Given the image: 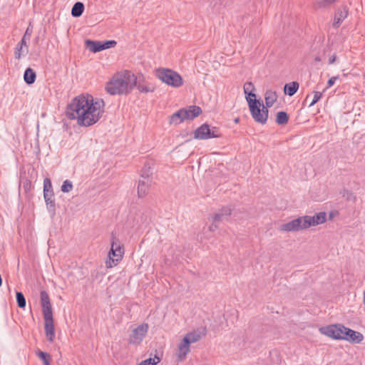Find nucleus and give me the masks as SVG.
Instances as JSON below:
<instances>
[{
    "instance_id": "25",
    "label": "nucleus",
    "mask_w": 365,
    "mask_h": 365,
    "mask_svg": "<svg viewBox=\"0 0 365 365\" xmlns=\"http://www.w3.org/2000/svg\"><path fill=\"white\" fill-rule=\"evenodd\" d=\"M84 10V5L82 2H76L72 9L71 14L74 17H79L82 15Z\"/></svg>"
},
{
    "instance_id": "7",
    "label": "nucleus",
    "mask_w": 365,
    "mask_h": 365,
    "mask_svg": "<svg viewBox=\"0 0 365 365\" xmlns=\"http://www.w3.org/2000/svg\"><path fill=\"white\" fill-rule=\"evenodd\" d=\"M345 327L341 324H334L322 327L319 331L331 339L335 340H342Z\"/></svg>"
},
{
    "instance_id": "19",
    "label": "nucleus",
    "mask_w": 365,
    "mask_h": 365,
    "mask_svg": "<svg viewBox=\"0 0 365 365\" xmlns=\"http://www.w3.org/2000/svg\"><path fill=\"white\" fill-rule=\"evenodd\" d=\"M277 100V94L275 91L272 90H268L266 91L264 94V101L266 104V108H270L273 106V104Z\"/></svg>"
},
{
    "instance_id": "17",
    "label": "nucleus",
    "mask_w": 365,
    "mask_h": 365,
    "mask_svg": "<svg viewBox=\"0 0 365 365\" xmlns=\"http://www.w3.org/2000/svg\"><path fill=\"white\" fill-rule=\"evenodd\" d=\"M247 101L256 100L255 87L252 82H246L243 86Z\"/></svg>"
},
{
    "instance_id": "8",
    "label": "nucleus",
    "mask_w": 365,
    "mask_h": 365,
    "mask_svg": "<svg viewBox=\"0 0 365 365\" xmlns=\"http://www.w3.org/2000/svg\"><path fill=\"white\" fill-rule=\"evenodd\" d=\"M304 221V216L298 217L291 221L281 225L279 227V230L284 232H291L307 230V227Z\"/></svg>"
},
{
    "instance_id": "4",
    "label": "nucleus",
    "mask_w": 365,
    "mask_h": 365,
    "mask_svg": "<svg viewBox=\"0 0 365 365\" xmlns=\"http://www.w3.org/2000/svg\"><path fill=\"white\" fill-rule=\"evenodd\" d=\"M124 255V247L120 240L113 235H112L111 247L108 252V259L106 261L107 268L116 266L123 259Z\"/></svg>"
},
{
    "instance_id": "6",
    "label": "nucleus",
    "mask_w": 365,
    "mask_h": 365,
    "mask_svg": "<svg viewBox=\"0 0 365 365\" xmlns=\"http://www.w3.org/2000/svg\"><path fill=\"white\" fill-rule=\"evenodd\" d=\"M220 136L221 133L217 128H210L207 123L202 124L194 132V138L197 140H207L220 138Z\"/></svg>"
},
{
    "instance_id": "42",
    "label": "nucleus",
    "mask_w": 365,
    "mask_h": 365,
    "mask_svg": "<svg viewBox=\"0 0 365 365\" xmlns=\"http://www.w3.org/2000/svg\"><path fill=\"white\" fill-rule=\"evenodd\" d=\"M217 227L218 226L217 222H214V221H212V224L209 226L208 229L210 232H214L217 229Z\"/></svg>"
},
{
    "instance_id": "37",
    "label": "nucleus",
    "mask_w": 365,
    "mask_h": 365,
    "mask_svg": "<svg viewBox=\"0 0 365 365\" xmlns=\"http://www.w3.org/2000/svg\"><path fill=\"white\" fill-rule=\"evenodd\" d=\"M322 96V93L321 92L314 91V97H313L312 102L309 104V107L313 106L315 103H317L320 100Z\"/></svg>"
},
{
    "instance_id": "20",
    "label": "nucleus",
    "mask_w": 365,
    "mask_h": 365,
    "mask_svg": "<svg viewBox=\"0 0 365 365\" xmlns=\"http://www.w3.org/2000/svg\"><path fill=\"white\" fill-rule=\"evenodd\" d=\"M86 47L92 52L96 53L103 50L102 42L91 40L86 41Z\"/></svg>"
},
{
    "instance_id": "3",
    "label": "nucleus",
    "mask_w": 365,
    "mask_h": 365,
    "mask_svg": "<svg viewBox=\"0 0 365 365\" xmlns=\"http://www.w3.org/2000/svg\"><path fill=\"white\" fill-rule=\"evenodd\" d=\"M155 72L156 77L168 86L179 88L183 84L181 76L172 69L158 68Z\"/></svg>"
},
{
    "instance_id": "2",
    "label": "nucleus",
    "mask_w": 365,
    "mask_h": 365,
    "mask_svg": "<svg viewBox=\"0 0 365 365\" xmlns=\"http://www.w3.org/2000/svg\"><path fill=\"white\" fill-rule=\"evenodd\" d=\"M137 78L129 71H123L115 74L107 83L106 89L110 95L129 93L136 86Z\"/></svg>"
},
{
    "instance_id": "28",
    "label": "nucleus",
    "mask_w": 365,
    "mask_h": 365,
    "mask_svg": "<svg viewBox=\"0 0 365 365\" xmlns=\"http://www.w3.org/2000/svg\"><path fill=\"white\" fill-rule=\"evenodd\" d=\"M41 307H42V312L43 314L44 321L53 319L51 304L44 305V306H41Z\"/></svg>"
},
{
    "instance_id": "9",
    "label": "nucleus",
    "mask_w": 365,
    "mask_h": 365,
    "mask_svg": "<svg viewBox=\"0 0 365 365\" xmlns=\"http://www.w3.org/2000/svg\"><path fill=\"white\" fill-rule=\"evenodd\" d=\"M148 331V324H142L132 329L128 337L130 344L137 345L141 343Z\"/></svg>"
},
{
    "instance_id": "1",
    "label": "nucleus",
    "mask_w": 365,
    "mask_h": 365,
    "mask_svg": "<svg viewBox=\"0 0 365 365\" xmlns=\"http://www.w3.org/2000/svg\"><path fill=\"white\" fill-rule=\"evenodd\" d=\"M104 102L94 101L91 96H78L69 105V115L77 120L81 126H90L97 123L104 112Z\"/></svg>"
},
{
    "instance_id": "47",
    "label": "nucleus",
    "mask_w": 365,
    "mask_h": 365,
    "mask_svg": "<svg viewBox=\"0 0 365 365\" xmlns=\"http://www.w3.org/2000/svg\"><path fill=\"white\" fill-rule=\"evenodd\" d=\"M238 121H239V118H236V119L235 120V123H237Z\"/></svg>"
},
{
    "instance_id": "27",
    "label": "nucleus",
    "mask_w": 365,
    "mask_h": 365,
    "mask_svg": "<svg viewBox=\"0 0 365 365\" xmlns=\"http://www.w3.org/2000/svg\"><path fill=\"white\" fill-rule=\"evenodd\" d=\"M24 46H26V41L24 39H21L15 48L14 56L16 59L21 58V53L25 51L23 48Z\"/></svg>"
},
{
    "instance_id": "29",
    "label": "nucleus",
    "mask_w": 365,
    "mask_h": 365,
    "mask_svg": "<svg viewBox=\"0 0 365 365\" xmlns=\"http://www.w3.org/2000/svg\"><path fill=\"white\" fill-rule=\"evenodd\" d=\"M36 354L43 361L44 365H50L51 356L48 353L38 351Z\"/></svg>"
},
{
    "instance_id": "11",
    "label": "nucleus",
    "mask_w": 365,
    "mask_h": 365,
    "mask_svg": "<svg viewBox=\"0 0 365 365\" xmlns=\"http://www.w3.org/2000/svg\"><path fill=\"white\" fill-rule=\"evenodd\" d=\"M190 351V344L187 341V339L182 338V339L180 341V342L178 344L177 346L175 355L177 356L178 361H183L186 359L187 355L189 354Z\"/></svg>"
},
{
    "instance_id": "21",
    "label": "nucleus",
    "mask_w": 365,
    "mask_h": 365,
    "mask_svg": "<svg viewBox=\"0 0 365 365\" xmlns=\"http://www.w3.org/2000/svg\"><path fill=\"white\" fill-rule=\"evenodd\" d=\"M185 113L184 112V109H180L176 113H173L170 118V124H180L185 120L184 115Z\"/></svg>"
},
{
    "instance_id": "15",
    "label": "nucleus",
    "mask_w": 365,
    "mask_h": 365,
    "mask_svg": "<svg viewBox=\"0 0 365 365\" xmlns=\"http://www.w3.org/2000/svg\"><path fill=\"white\" fill-rule=\"evenodd\" d=\"M150 184L151 181L149 178L142 175V179L139 180L138 185V195L139 197H143L146 195Z\"/></svg>"
},
{
    "instance_id": "39",
    "label": "nucleus",
    "mask_w": 365,
    "mask_h": 365,
    "mask_svg": "<svg viewBox=\"0 0 365 365\" xmlns=\"http://www.w3.org/2000/svg\"><path fill=\"white\" fill-rule=\"evenodd\" d=\"M225 220L224 217H222V214H220V212L215 214L212 217V221H214V222H219L222 220Z\"/></svg>"
},
{
    "instance_id": "33",
    "label": "nucleus",
    "mask_w": 365,
    "mask_h": 365,
    "mask_svg": "<svg viewBox=\"0 0 365 365\" xmlns=\"http://www.w3.org/2000/svg\"><path fill=\"white\" fill-rule=\"evenodd\" d=\"M343 197H344L346 200L352 201L355 202L356 200V195L351 191L348 190H344L342 194Z\"/></svg>"
},
{
    "instance_id": "45",
    "label": "nucleus",
    "mask_w": 365,
    "mask_h": 365,
    "mask_svg": "<svg viewBox=\"0 0 365 365\" xmlns=\"http://www.w3.org/2000/svg\"><path fill=\"white\" fill-rule=\"evenodd\" d=\"M314 61H315V62H320L321 61V58L319 56H316L315 58H314Z\"/></svg>"
},
{
    "instance_id": "43",
    "label": "nucleus",
    "mask_w": 365,
    "mask_h": 365,
    "mask_svg": "<svg viewBox=\"0 0 365 365\" xmlns=\"http://www.w3.org/2000/svg\"><path fill=\"white\" fill-rule=\"evenodd\" d=\"M31 31L29 30V29L28 28V29H26V32H25V34H24V35L23 38H22V39H24V41H26V38H30V36H31Z\"/></svg>"
},
{
    "instance_id": "16",
    "label": "nucleus",
    "mask_w": 365,
    "mask_h": 365,
    "mask_svg": "<svg viewBox=\"0 0 365 365\" xmlns=\"http://www.w3.org/2000/svg\"><path fill=\"white\" fill-rule=\"evenodd\" d=\"M185 114L184 115V119L185 120H192L195 118L197 117L202 112L201 108L199 106H191L187 108H183Z\"/></svg>"
},
{
    "instance_id": "18",
    "label": "nucleus",
    "mask_w": 365,
    "mask_h": 365,
    "mask_svg": "<svg viewBox=\"0 0 365 365\" xmlns=\"http://www.w3.org/2000/svg\"><path fill=\"white\" fill-rule=\"evenodd\" d=\"M44 329L46 338L50 342H53L55 338L53 319L45 321Z\"/></svg>"
},
{
    "instance_id": "32",
    "label": "nucleus",
    "mask_w": 365,
    "mask_h": 365,
    "mask_svg": "<svg viewBox=\"0 0 365 365\" xmlns=\"http://www.w3.org/2000/svg\"><path fill=\"white\" fill-rule=\"evenodd\" d=\"M16 302H17L18 306L20 308H24L26 307V299H25L24 294L20 292H16Z\"/></svg>"
},
{
    "instance_id": "22",
    "label": "nucleus",
    "mask_w": 365,
    "mask_h": 365,
    "mask_svg": "<svg viewBox=\"0 0 365 365\" xmlns=\"http://www.w3.org/2000/svg\"><path fill=\"white\" fill-rule=\"evenodd\" d=\"M347 15L348 11L345 9L338 11L334 19L333 26L335 28L339 27Z\"/></svg>"
},
{
    "instance_id": "26",
    "label": "nucleus",
    "mask_w": 365,
    "mask_h": 365,
    "mask_svg": "<svg viewBox=\"0 0 365 365\" xmlns=\"http://www.w3.org/2000/svg\"><path fill=\"white\" fill-rule=\"evenodd\" d=\"M289 120V116L284 111H279L277 113L276 123L278 125H285Z\"/></svg>"
},
{
    "instance_id": "31",
    "label": "nucleus",
    "mask_w": 365,
    "mask_h": 365,
    "mask_svg": "<svg viewBox=\"0 0 365 365\" xmlns=\"http://www.w3.org/2000/svg\"><path fill=\"white\" fill-rule=\"evenodd\" d=\"M160 361V358L155 356L154 358H149L141 361L138 365H156Z\"/></svg>"
},
{
    "instance_id": "24",
    "label": "nucleus",
    "mask_w": 365,
    "mask_h": 365,
    "mask_svg": "<svg viewBox=\"0 0 365 365\" xmlns=\"http://www.w3.org/2000/svg\"><path fill=\"white\" fill-rule=\"evenodd\" d=\"M299 88V83L296 81H293L289 83H287L284 86V93L289 96H293Z\"/></svg>"
},
{
    "instance_id": "30",
    "label": "nucleus",
    "mask_w": 365,
    "mask_h": 365,
    "mask_svg": "<svg viewBox=\"0 0 365 365\" xmlns=\"http://www.w3.org/2000/svg\"><path fill=\"white\" fill-rule=\"evenodd\" d=\"M138 91L140 93H152L155 91V88L153 86L148 85V84H139L137 86Z\"/></svg>"
},
{
    "instance_id": "34",
    "label": "nucleus",
    "mask_w": 365,
    "mask_h": 365,
    "mask_svg": "<svg viewBox=\"0 0 365 365\" xmlns=\"http://www.w3.org/2000/svg\"><path fill=\"white\" fill-rule=\"evenodd\" d=\"M41 306L51 304L48 294L46 291L41 292Z\"/></svg>"
},
{
    "instance_id": "46",
    "label": "nucleus",
    "mask_w": 365,
    "mask_h": 365,
    "mask_svg": "<svg viewBox=\"0 0 365 365\" xmlns=\"http://www.w3.org/2000/svg\"><path fill=\"white\" fill-rule=\"evenodd\" d=\"M363 303L365 305V289H364V294H363Z\"/></svg>"
},
{
    "instance_id": "5",
    "label": "nucleus",
    "mask_w": 365,
    "mask_h": 365,
    "mask_svg": "<svg viewBox=\"0 0 365 365\" xmlns=\"http://www.w3.org/2000/svg\"><path fill=\"white\" fill-rule=\"evenodd\" d=\"M248 106L253 119L258 123L265 124L268 118V108L259 101H248Z\"/></svg>"
},
{
    "instance_id": "38",
    "label": "nucleus",
    "mask_w": 365,
    "mask_h": 365,
    "mask_svg": "<svg viewBox=\"0 0 365 365\" xmlns=\"http://www.w3.org/2000/svg\"><path fill=\"white\" fill-rule=\"evenodd\" d=\"M232 209L230 207H223L222 210H220V213L222 214V217H224L225 219H227V217H229L231 215Z\"/></svg>"
},
{
    "instance_id": "40",
    "label": "nucleus",
    "mask_w": 365,
    "mask_h": 365,
    "mask_svg": "<svg viewBox=\"0 0 365 365\" xmlns=\"http://www.w3.org/2000/svg\"><path fill=\"white\" fill-rule=\"evenodd\" d=\"M116 44L115 41H106L102 43V46H103V50L109 48L111 46H114Z\"/></svg>"
},
{
    "instance_id": "12",
    "label": "nucleus",
    "mask_w": 365,
    "mask_h": 365,
    "mask_svg": "<svg viewBox=\"0 0 365 365\" xmlns=\"http://www.w3.org/2000/svg\"><path fill=\"white\" fill-rule=\"evenodd\" d=\"M53 188L51 182L49 178H45L43 180V196L47 205L52 207H55L54 200H53Z\"/></svg>"
},
{
    "instance_id": "23",
    "label": "nucleus",
    "mask_w": 365,
    "mask_h": 365,
    "mask_svg": "<svg viewBox=\"0 0 365 365\" xmlns=\"http://www.w3.org/2000/svg\"><path fill=\"white\" fill-rule=\"evenodd\" d=\"M36 77V73L31 68H28L25 71L24 75V79L27 84L30 85V84L34 83L35 82Z\"/></svg>"
},
{
    "instance_id": "10",
    "label": "nucleus",
    "mask_w": 365,
    "mask_h": 365,
    "mask_svg": "<svg viewBox=\"0 0 365 365\" xmlns=\"http://www.w3.org/2000/svg\"><path fill=\"white\" fill-rule=\"evenodd\" d=\"M304 219L307 229L312 226H317L323 224L327 220V213L325 212H320L315 214L314 216L304 215Z\"/></svg>"
},
{
    "instance_id": "41",
    "label": "nucleus",
    "mask_w": 365,
    "mask_h": 365,
    "mask_svg": "<svg viewBox=\"0 0 365 365\" xmlns=\"http://www.w3.org/2000/svg\"><path fill=\"white\" fill-rule=\"evenodd\" d=\"M338 78H339V76H333V77L330 78L328 80L327 88H330L331 86H332L334 84L336 80H337Z\"/></svg>"
},
{
    "instance_id": "14",
    "label": "nucleus",
    "mask_w": 365,
    "mask_h": 365,
    "mask_svg": "<svg viewBox=\"0 0 365 365\" xmlns=\"http://www.w3.org/2000/svg\"><path fill=\"white\" fill-rule=\"evenodd\" d=\"M205 336V331L201 329L193 330L187 333L183 339H187L190 344L196 343Z\"/></svg>"
},
{
    "instance_id": "36",
    "label": "nucleus",
    "mask_w": 365,
    "mask_h": 365,
    "mask_svg": "<svg viewBox=\"0 0 365 365\" xmlns=\"http://www.w3.org/2000/svg\"><path fill=\"white\" fill-rule=\"evenodd\" d=\"M336 0H321L317 2V6L318 8H325L330 6Z\"/></svg>"
},
{
    "instance_id": "35",
    "label": "nucleus",
    "mask_w": 365,
    "mask_h": 365,
    "mask_svg": "<svg viewBox=\"0 0 365 365\" xmlns=\"http://www.w3.org/2000/svg\"><path fill=\"white\" fill-rule=\"evenodd\" d=\"M73 189V184L70 180H65L61 185V190L63 192H69Z\"/></svg>"
},
{
    "instance_id": "13",
    "label": "nucleus",
    "mask_w": 365,
    "mask_h": 365,
    "mask_svg": "<svg viewBox=\"0 0 365 365\" xmlns=\"http://www.w3.org/2000/svg\"><path fill=\"white\" fill-rule=\"evenodd\" d=\"M363 339L364 336L362 334L345 327L342 340L358 344L360 343Z\"/></svg>"
},
{
    "instance_id": "44",
    "label": "nucleus",
    "mask_w": 365,
    "mask_h": 365,
    "mask_svg": "<svg viewBox=\"0 0 365 365\" xmlns=\"http://www.w3.org/2000/svg\"><path fill=\"white\" fill-rule=\"evenodd\" d=\"M336 59V54H333L332 56H331L329 57V64H332V63H334L335 62Z\"/></svg>"
}]
</instances>
